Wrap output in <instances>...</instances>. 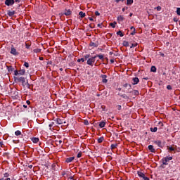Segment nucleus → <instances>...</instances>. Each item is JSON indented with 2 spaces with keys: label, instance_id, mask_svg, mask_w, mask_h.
Wrapping results in <instances>:
<instances>
[{
  "label": "nucleus",
  "instance_id": "79ce46f5",
  "mask_svg": "<svg viewBox=\"0 0 180 180\" xmlns=\"http://www.w3.org/2000/svg\"><path fill=\"white\" fill-rule=\"evenodd\" d=\"M8 176H9L8 173H4V177H3V178H6V179H7V178H9Z\"/></svg>",
  "mask_w": 180,
  "mask_h": 180
},
{
  "label": "nucleus",
  "instance_id": "20e7f679",
  "mask_svg": "<svg viewBox=\"0 0 180 180\" xmlns=\"http://www.w3.org/2000/svg\"><path fill=\"white\" fill-rule=\"evenodd\" d=\"M137 174L140 178H142L144 180H150V178L146 176V174H144V173H143L142 172L138 171Z\"/></svg>",
  "mask_w": 180,
  "mask_h": 180
},
{
  "label": "nucleus",
  "instance_id": "4468645a",
  "mask_svg": "<svg viewBox=\"0 0 180 180\" xmlns=\"http://www.w3.org/2000/svg\"><path fill=\"white\" fill-rule=\"evenodd\" d=\"M148 148L150 153H155V149L154 148V146L153 145H149L148 146Z\"/></svg>",
  "mask_w": 180,
  "mask_h": 180
},
{
  "label": "nucleus",
  "instance_id": "6e6552de",
  "mask_svg": "<svg viewBox=\"0 0 180 180\" xmlns=\"http://www.w3.org/2000/svg\"><path fill=\"white\" fill-rule=\"evenodd\" d=\"M101 78L102 79L103 84L108 83V80L106 79L108 78V76L106 75H101Z\"/></svg>",
  "mask_w": 180,
  "mask_h": 180
},
{
  "label": "nucleus",
  "instance_id": "c756f323",
  "mask_svg": "<svg viewBox=\"0 0 180 180\" xmlns=\"http://www.w3.org/2000/svg\"><path fill=\"white\" fill-rule=\"evenodd\" d=\"M110 148H111V150H115V148H117V143L111 144Z\"/></svg>",
  "mask_w": 180,
  "mask_h": 180
},
{
  "label": "nucleus",
  "instance_id": "338daca9",
  "mask_svg": "<svg viewBox=\"0 0 180 180\" xmlns=\"http://www.w3.org/2000/svg\"><path fill=\"white\" fill-rule=\"evenodd\" d=\"M0 146H1V147H4V143L0 142Z\"/></svg>",
  "mask_w": 180,
  "mask_h": 180
},
{
  "label": "nucleus",
  "instance_id": "aec40b11",
  "mask_svg": "<svg viewBox=\"0 0 180 180\" xmlns=\"http://www.w3.org/2000/svg\"><path fill=\"white\" fill-rule=\"evenodd\" d=\"M131 94H132L133 95H135V96L140 95V93L137 90H134L131 91Z\"/></svg>",
  "mask_w": 180,
  "mask_h": 180
},
{
  "label": "nucleus",
  "instance_id": "ddd939ff",
  "mask_svg": "<svg viewBox=\"0 0 180 180\" xmlns=\"http://www.w3.org/2000/svg\"><path fill=\"white\" fill-rule=\"evenodd\" d=\"M55 122H56V124H63V123H64V120L57 118L56 120H55Z\"/></svg>",
  "mask_w": 180,
  "mask_h": 180
},
{
  "label": "nucleus",
  "instance_id": "5701e85b",
  "mask_svg": "<svg viewBox=\"0 0 180 180\" xmlns=\"http://www.w3.org/2000/svg\"><path fill=\"white\" fill-rule=\"evenodd\" d=\"M116 25H117V22H116V21L110 23V25L111 26V27H112V29H115L116 27Z\"/></svg>",
  "mask_w": 180,
  "mask_h": 180
},
{
  "label": "nucleus",
  "instance_id": "a211bd4d",
  "mask_svg": "<svg viewBox=\"0 0 180 180\" xmlns=\"http://www.w3.org/2000/svg\"><path fill=\"white\" fill-rule=\"evenodd\" d=\"M130 30H132V32H131V35L134 36V34L136 33V28L134 26H132L130 27Z\"/></svg>",
  "mask_w": 180,
  "mask_h": 180
},
{
  "label": "nucleus",
  "instance_id": "f3484780",
  "mask_svg": "<svg viewBox=\"0 0 180 180\" xmlns=\"http://www.w3.org/2000/svg\"><path fill=\"white\" fill-rule=\"evenodd\" d=\"M25 73H26V70L25 69H21L18 70L19 75H25Z\"/></svg>",
  "mask_w": 180,
  "mask_h": 180
},
{
  "label": "nucleus",
  "instance_id": "7c9ffc66",
  "mask_svg": "<svg viewBox=\"0 0 180 180\" xmlns=\"http://www.w3.org/2000/svg\"><path fill=\"white\" fill-rule=\"evenodd\" d=\"M124 47H129V41H124L122 43Z\"/></svg>",
  "mask_w": 180,
  "mask_h": 180
},
{
  "label": "nucleus",
  "instance_id": "58836bf2",
  "mask_svg": "<svg viewBox=\"0 0 180 180\" xmlns=\"http://www.w3.org/2000/svg\"><path fill=\"white\" fill-rule=\"evenodd\" d=\"M84 124H85V126H88L89 124V122L87 120H85L83 122Z\"/></svg>",
  "mask_w": 180,
  "mask_h": 180
},
{
  "label": "nucleus",
  "instance_id": "2eb2a0df",
  "mask_svg": "<svg viewBox=\"0 0 180 180\" xmlns=\"http://www.w3.org/2000/svg\"><path fill=\"white\" fill-rule=\"evenodd\" d=\"M71 13H72V11H71V10L68 9V10H66L63 13V15H65V16H70V15H71Z\"/></svg>",
  "mask_w": 180,
  "mask_h": 180
},
{
  "label": "nucleus",
  "instance_id": "c03bdc74",
  "mask_svg": "<svg viewBox=\"0 0 180 180\" xmlns=\"http://www.w3.org/2000/svg\"><path fill=\"white\" fill-rule=\"evenodd\" d=\"M167 89H168L169 91L172 90V86H171V85H167Z\"/></svg>",
  "mask_w": 180,
  "mask_h": 180
},
{
  "label": "nucleus",
  "instance_id": "c85d7f7f",
  "mask_svg": "<svg viewBox=\"0 0 180 180\" xmlns=\"http://www.w3.org/2000/svg\"><path fill=\"white\" fill-rule=\"evenodd\" d=\"M150 71L151 72H157V68H155V66H152L150 68Z\"/></svg>",
  "mask_w": 180,
  "mask_h": 180
},
{
  "label": "nucleus",
  "instance_id": "a18cd8bd",
  "mask_svg": "<svg viewBox=\"0 0 180 180\" xmlns=\"http://www.w3.org/2000/svg\"><path fill=\"white\" fill-rule=\"evenodd\" d=\"M168 150H169V151H175V149L172 148V146H169Z\"/></svg>",
  "mask_w": 180,
  "mask_h": 180
},
{
  "label": "nucleus",
  "instance_id": "dca6fc26",
  "mask_svg": "<svg viewBox=\"0 0 180 180\" xmlns=\"http://www.w3.org/2000/svg\"><path fill=\"white\" fill-rule=\"evenodd\" d=\"M99 124V127H101V129H103V127H105V126L106 125V122L104 121H101L100 122H98Z\"/></svg>",
  "mask_w": 180,
  "mask_h": 180
},
{
  "label": "nucleus",
  "instance_id": "052dcab7",
  "mask_svg": "<svg viewBox=\"0 0 180 180\" xmlns=\"http://www.w3.org/2000/svg\"><path fill=\"white\" fill-rule=\"evenodd\" d=\"M49 129L51 130V127H53V124H49Z\"/></svg>",
  "mask_w": 180,
  "mask_h": 180
},
{
  "label": "nucleus",
  "instance_id": "bf43d9fd",
  "mask_svg": "<svg viewBox=\"0 0 180 180\" xmlns=\"http://www.w3.org/2000/svg\"><path fill=\"white\" fill-rule=\"evenodd\" d=\"M97 26L98 27H100V29H102V24H98Z\"/></svg>",
  "mask_w": 180,
  "mask_h": 180
},
{
  "label": "nucleus",
  "instance_id": "6e6d98bb",
  "mask_svg": "<svg viewBox=\"0 0 180 180\" xmlns=\"http://www.w3.org/2000/svg\"><path fill=\"white\" fill-rule=\"evenodd\" d=\"M157 11H161V6H158L156 7Z\"/></svg>",
  "mask_w": 180,
  "mask_h": 180
},
{
  "label": "nucleus",
  "instance_id": "603ef678",
  "mask_svg": "<svg viewBox=\"0 0 180 180\" xmlns=\"http://www.w3.org/2000/svg\"><path fill=\"white\" fill-rule=\"evenodd\" d=\"M95 15L96 16H99L101 13H99V11H95Z\"/></svg>",
  "mask_w": 180,
  "mask_h": 180
},
{
  "label": "nucleus",
  "instance_id": "9d476101",
  "mask_svg": "<svg viewBox=\"0 0 180 180\" xmlns=\"http://www.w3.org/2000/svg\"><path fill=\"white\" fill-rule=\"evenodd\" d=\"M117 20L119 25H120V23H122V22H123V20H124V17L123 15H119L117 18Z\"/></svg>",
  "mask_w": 180,
  "mask_h": 180
},
{
  "label": "nucleus",
  "instance_id": "4be33fe9",
  "mask_svg": "<svg viewBox=\"0 0 180 180\" xmlns=\"http://www.w3.org/2000/svg\"><path fill=\"white\" fill-rule=\"evenodd\" d=\"M7 70H8V72H13V71H14L15 68H13V67H12V66H7Z\"/></svg>",
  "mask_w": 180,
  "mask_h": 180
},
{
  "label": "nucleus",
  "instance_id": "4d7b16f0",
  "mask_svg": "<svg viewBox=\"0 0 180 180\" xmlns=\"http://www.w3.org/2000/svg\"><path fill=\"white\" fill-rule=\"evenodd\" d=\"M117 109L119 110H122V105H117Z\"/></svg>",
  "mask_w": 180,
  "mask_h": 180
},
{
  "label": "nucleus",
  "instance_id": "2f4dec72",
  "mask_svg": "<svg viewBox=\"0 0 180 180\" xmlns=\"http://www.w3.org/2000/svg\"><path fill=\"white\" fill-rule=\"evenodd\" d=\"M89 46L91 47H98V44L96 43H94V42H91Z\"/></svg>",
  "mask_w": 180,
  "mask_h": 180
},
{
  "label": "nucleus",
  "instance_id": "cd10ccee",
  "mask_svg": "<svg viewBox=\"0 0 180 180\" xmlns=\"http://www.w3.org/2000/svg\"><path fill=\"white\" fill-rule=\"evenodd\" d=\"M158 130V128H157V127L153 128H150V131H152V133H156V131Z\"/></svg>",
  "mask_w": 180,
  "mask_h": 180
},
{
  "label": "nucleus",
  "instance_id": "5fc2aeb1",
  "mask_svg": "<svg viewBox=\"0 0 180 180\" xmlns=\"http://www.w3.org/2000/svg\"><path fill=\"white\" fill-rule=\"evenodd\" d=\"M67 175V173L65 172V171H63V172H62V176H65Z\"/></svg>",
  "mask_w": 180,
  "mask_h": 180
},
{
  "label": "nucleus",
  "instance_id": "f257e3e1",
  "mask_svg": "<svg viewBox=\"0 0 180 180\" xmlns=\"http://www.w3.org/2000/svg\"><path fill=\"white\" fill-rule=\"evenodd\" d=\"M14 81L15 82H21L22 86H25V84L26 83V79H25V77H14Z\"/></svg>",
  "mask_w": 180,
  "mask_h": 180
},
{
  "label": "nucleus",
  "instance_id": "ea45409f",
  "mask_svg": "<svg viewBox=\"0 0 180 180\" xmlns=\"http://www.w3.org/2000/svg\"><path fill=\"white\" fill-rule=\"evenodd\" d=\"M84 63V61H85V59L84 58H82L80 59H77V63Z\"/></svg>",
  "mask_w": 180,
  "mask_h": 180
},
{
  "label": "nucleus",
  "instance_id": "680f3d73",
  "mask_svg": "<svg viewBox=\"0 0 180 180\" xmlns=\"http://www.w3.org/2000/svg\"><path fill=\"white\" fill-rule=\"evenodd\" d=\"M26 103H27V105H30V101L27 100V101H26Z\"/></svg>",
  "mask_w": 180,
  "mask_h": 180
},
{
  "label": "nucleus",
  "instance_id": "72a5a7b5",
  "mask_svg": "<svg viewBox=\"0 0 180 180\" xmlns=\"http://www.w3.org/2000/svg\"><path fill=\"white\" fill-rule=\"evenodd\" d=\"M138 44L137 42H134L133 44H131V46H130V49H133L134 47H137Z\"/></svg>",
  "mask_w": 180,
  "mask_h": 180
},
{
  "label": "nucleus",
  "instance_id": "412c9836",
  "mask_svg": "<svg viewBox=\"0 0 180 180\" xmlns=\"http://www.w3.org/2000/svg\"><path fill=\"white\" fill-rule=\"evenodd\" d=\"M95 57H98L99 60H102L103 61L105 60V58L102 54L96 55Z\"/></svg>",
  "mask_w": 180,
  "mask_h": 180
},
{
  "label": "nucleus",
  "instance_id": "09e8293b",
  "mask_svg": "<svg viewBox=\"0 0 180 180\" xmlns=\"http://www.w3.org/2000/svg\"><path fill=\"white\" fill-rule=\"evenodd\" d=\"M25 47L27 49H30V44L29 43H25Z\"/></svg>",
  "mask_w": 180,
  "mask_h": 180
},
{
  "label": "nucleus",
  "instance_id": "e433bc0d",
  "mask_svg": "<svg viewBox=\"0 0 180 180\" xmlns=\"http://www.w3.org/2000/svg\"><path fill=\"white\" fill-rule=\"evenodd\" d=\"M25 86H27L28 89H30V84H29V82L27 81V82H25Z\"/></svg>",
  "mask_w": 180,
  "mask_h": 180
},
{
  "label": "nucleus",
  "instance_id": "0e129e2a",
  "mask_svg": "<svg viewBox=\"0 0 180 180\" xmlns=\"http://www.w3.org/2000/svg\"><path fill=\"white\" fill-rule=\"evenodd\" d=\"M89 20H90L91 22H94V18H89Z\"/></svg>",
  "mask_w": 180,
  "mask_h": 180
},
{
  "label": "nucleus",
  "instance_id": "f03ea898",
  "mask_svg": "<svg viewBox=\"0 0 180 180\" xmlns=\"http://www.w3.org/2000/svg\"><path fill=\"white\" fill-rule=\"evenodd\" d=\"M172 160V156H167L162 159V165H168V162Z\"/></svg>",
  "mask_w": 180,
  "mask_h": 180
},
{
  "label": "nucleus",
  "instance_id": "423d86ee",
  "mask_svg": "<svg viewBox=\"0 0 180 180\" xmlns=\"http://www.w3.org/2000/svg\"><path fill=\"white\" fill-rule=\"evenodd\" d=\"M11 54H13V56H19V52L16 51V49L12 46L10 51Z\"/></svg>",
  "mask_w": 180,
  "mask_h": 180
},
{
  "label": "nucleus",
  "instance_id": "a19ab883",
  "mask_svg": "<svg viewBox=\"0 0 180 180\" xmlns=\"http://www.w3.org/2000/svg\"><path fill=\"white\" fill-rule=\"evenodd\" d=\"M40 51H41V49H34V53H40Z\"/></svg>",
  "mask_w": 180,
  "mask_h": 180
},
{
  "label": "nucleus",
  "instance_id": "e2e57ef3",
  "mask_svg": "<svg viewBox=\"0 0 180 180\" xmlns=\"http://www.w3.org/2000/svg\"><path fill=\"white\" fill-rule=\"evenodd\" d=\"M113 63H115V60L110 59V63H111V64H113Z\"/></svg>",
  "mask_w": 180,
  "mask_h": 180
},
{
  "label": "nucleus",
  "instance_id": "393cba45",
  "mask_svg": "<svg viewBox=\"0 0 180 180\" xmlns=\"http://www.w3.org/2000/svg\"><path fill=\"white\" fill-rule=\"evenodd\" d=\"M133 2H134V0H127V5L128 6H130L133 5Z\"/></svg>",
  "mask_w": 180,
  "mask_h": 180
},
{
  "label": "nucleus",
  "instance_id": "774afa93",
  "mask_svg": "<svg viewBox=\"0 0 180 180\" xmlns=\"http://www.w3.org/2000/svg\"><path fill=\"white\" fill-rule=\"evenodd\" d=\"M143 79H145L146 81H148V77H144Z\"/></svg>",
  "mask_w": 180,
  "mask_h": 180
},
{
  "label": "nucleus",
  "instance_id": "a878e982",
  "mask_svg": "<svg viewBox=\"0 0 180 180\" xmlns=\"http://www.w3.org/2000/svg\"><path fill=\"white\" fill-rule=\"evenodd\" d=\"M79 15L80 18H85V16H86V14L85 13L82 12V11H80L79 13Z\"/></svg>",
  "mask_w": 180,
  "mask_h": 180
},
{
  "label": "nucleus",
  "instance_id": "49530a36",
  "mask_svg": "<svg viewBox=\"0 0 180 180\" xmlns=\"http://www.w3.org/2000/svg\"><path fill=\"white\" fill-rule=\"evenodd\" d=\"M82 157V152H79L78 154H77V158H81Z\"/></svg>",
  "mask_w": 180,
  "mask_h": 180
},
{
  "label": "nucleus",
  "instance_id": "473e14b6",
  "mask_svg": "<svg viewBox=\"0 0 180 180\" xmlns=\"http://www.w3.org/2000/svg\"><path fill=\"white\" fill-rule=\"evenodd\" d=\"M15 136H22V131H20V130H17L15 132Z\"/></svg>",
  "mask_w": 180,
  "mask_h": 180
},
{
  "label": "nucleus",
  "instance_id": "b1692460",
  "mask_svg": "<svg viewBox=\"0 0 180 180\" xmlns=\"http://www.w3.org/2000/svg\"><path fill=\"white\" fill-rule=\"evenodd\" d=\"M31 140H32V143H39V138L34 137V138H32Z\"/></svg>",
  "mask_w": 180,
  "mask_h": 180
},
{
  "label": "nucleus",
  "instance_id": "13d9d810",
  "mask_svg": "<svg viewBox=\"0 0 180 180\" xmlns=\"http://www.w3.org/2000/svg\"><path fill=\"white\" fill-rule=\"evenodd\" d=\"M126 9H128V8H127V7H124V8L122 9V12H124V11H126Z\"/></svg>",
  "mask_w": 180,
  "mask_h": 180
},
{
  "label": "nucleus",
  "instance_id": "3c124183",
  "mask_svg": "<svg viewBox=\"0 0 180 180\" xmlns=\"http://www.w3.org/2000/svg\"><path fill=\"white\" fill-rule=\"evenodd\" d=\"M14 75H15V76L19 75V70H15L14 71Z\"/></svg>",
  "mask_w": 180,
  "mask_h": 180
},
{
  "label": "nucleus",
  "instance_id": "37998d69",
  "mask_svg": "<svg viewBox=\"0 0 180 180\" xmlns=\"http://www.w3.org/2000/svg\"><path fill=\"white\" fill-rule=\"evenodd\" d=\"M173 20H174V22H175L176 23V22H178V20H179V18L178 17H174L173 18Z\"/></svg>",
  "mask_w": 180,
  "mask_h": 180
},
{
  "label": "nucleus",
  "instance_id": "f8f14e48",
  "mask_svg": "<svg viewBox=\"0 0 180 180\" xmlns=\"http://www.w3.org/2000/svg\"><path fill=\"white\" fill-rule=\"evenodd\" d=\"M75 159V157L68 158H66V160H65V162H67L68 164H70V162H72Z\"/></svg>",
  "mask_w": 180,
  "mask_h": 180
},
{
  "label": "nucleus",
  "instance_id": "c9c22d12",
  "mask_svg": "<svg viewBox=\"0 0 180 180\" xmlns=\"http://www.w3.org/2000/svg\"><path fill=\"white\" fill-rule=\"evenodd\" d=\"M121 98H123V99H129V97L126 94H121Z\"/></svg>",
  "mask_w": 180,
  "mask_h": 180
},
{
  "label": "nucleus",
  "instance_id": "bb28decb",
  "mask_svg": "<svg viewBox=\"0 0 180 180\" xmlns=\"http://www.w3.org/2000/svg\"><path fill=\"white\" fill-rule=\"evenodd\" d=\"M117 35L120 36V37H123V36H124V34L122 32L121 30H119L118 32H117Z\"/></svg>",
  "mask_w": 180,
  "mask_h": 180
},
{
  "label": "nucleus",
  "instance_id": "6ab92c4d",
  "mask_svg": "<svg viewBox=\"0 0 180 180\" xmlns=\"http://www.w3.org/2000/svg\"><path fill=\"white\" fill-rule=\"evenodd\" d=\"M15 11H7V15H9L10 17L13 16V15H15Z\"/></svg>",
  "mask_w": 180,
  "mask_h": 180
},
{
  "label": "nucleus",
  "instance_id": "f704fd0d",
  "mask_svg": "<svg viewBox=\"0 0 180 180\" xmlns=\"http://www.w3.org/2000/svg\"><path fill=\"white\" fill-rule=\"evenodd\" d=\"M103 140H104V138L103 136H101L98 139V143H103Z\"/></svg>",
  "mask_w": 180,
  "mask_h": 180
},
{
  "label": "nucleus",
  "instance_id": "7ed1b4c3",
  "mask_svg": "<svg viewBox=\"0 0 180 180\" xmlns=\"http://www.w3.org/2000/svg\"><path fill=\"white\" fill-rule=\"evenodd\" d=\"M95 58H96V56H92L89 58L87 60L86 64L88 65H91V67H94V64H95Z\"/></svg>",
  "mask_w": 180,
  "mask_h": 180
},
{
  "label": "nucleus",
  "instance_id": "39448f33",
  "mask_svg": "<svg viewBox=\"0 0 180 180\" xmlns=\"http://www.w3.org/2000/svg\"><path fill=\"white\" fill-rule=\"evenodd\" d=\"M123 86L124 88H127L128 89L126 91L127 94H131V91H130V89H131V84L126 83L123 85Z\"/></svg>",
  "mask_w": 180,
  "mask_h": 180
},
{
  "label": "nucleus",
  "instance_id": "de8ad7c7",
  "mask_svg": "<svg viewBox=\"0 0 180 180\" xmlns=\"http://www.w3.org/2000/svg\"><path fill=\"white\" fill-rule=\"evenodd\" d=\"M24 67H26L27 68H29V63L25 62L24 63Z\"/></svg>",
  "mask_w": 180,
  "mask_h": 180
},
{
  "label": "nucleus",
  "instance_id": "864d4df0",
  "mask_svg": "<svg viewBox=\"0 0 180 180\" xmlns=\"http://www.w3.org/2000/svg\"><path fill=\"white\" fill-rule=\"evenodd\" d=\"M89 27H91V29H94L95 27V25L94 24H90Z\"/></svg>",
  "mask_w": 180,
  "mask_h": 180
},
{
  "label": "nucleus",
  "instance_id": "9b49d317",
  "mask_svg": "<svg viewBox=\"0 0 180 180\" xmlns=\"http://www.w3.org/2000/svg\"><path fill=\"white\" fill-rule=\"evenodd\" d=\"M154 143L160 148H162V142L161 141H155Z\"/></svg>",
  "mask_w": 180,
  "mask_h": 180
},
{
  "label": "nucleus",
  "instance_id": "1a4fd4ad",
  "mask_svg": "<svg viewBox=\"0 0 180 180\" xmlns=\"http://www.w3.org/2000/svg\"><path fill=\"white\" fill-rule=\"evenodd\" d=\"M132 85H137L139 82H140V79H139V77H134L132 78Z\"/></svg>",
  "mask_w": 180,
  "mask_h": 180
},
{
  "label": "nucleus",
  "instance_id": "4c0bfd02",
  "mask_svg": "<svg viewBox=\"0 0 180 180\" xmlns=\"http://www.w3.org/2000/svg\"><path fill=\"white\" fill-rule=\"evenodd\" d=\"M89 57H91L90 54H86L84 55V60H89Z\"/></svg>",
  "mask_w": 180,
  "mask_h": 180
},
{
  "label": "nucleus",
  "instance_id": "69168bd1",
  "mask_svg": "<svg viewBox=\"0 0 180 180\" xmlns=\"http://www.w3.org/2000/svg\"><path fill=\"white\" fill-rule=\"evenodd\" d=\"M69 179H70V180H75L73 176L69 177Z\"/></svg>",
  "mask_w": 180,
  "mask_h": 180
},
{
  "label": "nucleus",
  "instance_id": "0eeeda50",
  "mask_svg": "<svg viewBox=\"0 0 180 180\" xmlns=\"http://www.w3.org/2000/svg\"><path fill=\"white\" fill-rule=\"evenodd\" d=\"M15 4V0H6L5 5L7 6H11Z\"/></svg>",
  "mask_w": 180,
  "mask_h": 180
},
{
  "label": "nucleus",
  "instance_id": "8fccbe9b",
  "mask_svg": "<svg viewBox=\"0 0 180 180\" xmlns=\"http://www.w3.org/2000/svg\"><path fill=\"white\" fill-rule=\"evenodd\" d=\"M176 13L179 15V16H180V8H176Z\"/></svg>",
  "mask_w": 180,
  "mask_h": 180
}]
</instances>
